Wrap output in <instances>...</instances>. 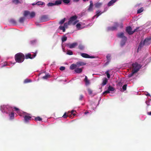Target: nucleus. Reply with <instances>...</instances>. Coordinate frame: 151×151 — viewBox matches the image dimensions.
<instances>
[{"label":"nucleus","mask_w":151,"mask_h":151,"mask_svg":"<svg viewBox=\"0 0 151 151\" xmlns=\"http://www.w3.org/2000/svg\"><path fill=\"white\" fill-rule=\"evenodd\" d=\"M15 61L18 63H21L24 61L25 59L24 55L22 53L16 54L14 57Z\"/></svg>","instance_id":"obj_1"},{"label":"nucleus","mask_w":151,"mask_h":151,"mask_svg":"<svg viewBox=\"0 0 151 151\" xmlns=\"http://www.w3.org/2000/svg\"><path fill=\"white\" fill-rule=\"evenodd\" d=\"M141 67L140 64H138L137 62L133 63L132 65V70L137 73Z\"/></svg>","instance_id":"obj_2"},{"label":"nucleus","mask_w":151,"mask_h":151,"mask_svg":"<svg viewBox=\"0 0 151 151\" xmlns=\"http://www.w3.org/2000/svg\"><path fill=\"white\" fill-rule=\"evenodd\" d=\"M11 110L12 108L8 105H3L1 106V110L2 112H6L7 114L8 113V111H11Z\"/></svg>","instance_id":"obj_3"},{"label":"nucleus","mask_w":151,"mask_h":151,"mask_svg":"<svg viewBox=\"0 0 151 151\" xmlns=\"http://www.w3.org/2000/svg\"><path fill=\"white\" fill-rule=\"evenodd\" d=\"M139 28V27H137L133 31H132V28L130 26H128L127 27L126 30V32L129 35H131L134 32L137 31Z\"/></svg>","instance_id":"obj_4"},{"label":"nucleus","mask_w":151,"mask_h":151,"mask_svg":"<svg viewBox=\"0 0 151 151\" xmlns=\"http://www.w3.org/2000/svg\"><path fill=\"white\" fill-rule=\"evenodd\" d=\"M117 37L119 38H122L124 41V44L127 40V38L124 35V33L123 32H121L118 33L117 35Z\"/></svg>","instance_id":"obj_5"},{"label":"nucleus","mask_w":151,"mask_h":151,"mask_svg":"<svg viewBox=\"0 0 151 151\" xmlns=\"http://www.w3.org/2000/svg\"><path fill=\"white\" fill-rule=\"evenodd\" d=\"M36 55V52L34 53L33 55L32 56V55L30 53H28L25 54V58L26 59L28 58L32 59L35 57Z\"/></svg>","instance_id":"obj_6"},{"label":"nucleus","mask_w":151,"mask_h":151,"mask_svg":"<svg viewBox=\"0 0 151 151\" xmlns=\"http://www.w3.org/2000/svg\"><path fill=\"white\" fill-rule=\"evenodd\" d=\"M143 42L145 45H149L151 43V37L145 38Z\"/></svg>","instance_id":"obj_7"},{"label":"nucleus","mask_w":151,"mask_h":151,"mask_svg":"<svg viewBox=\"0 0 151 151\" xmlns=\"http://www.w3.org/2000/svg\"><path fill=\"white\" fill-rule=\"evenodd\" d=\"M81 55L83 58H95L94 56H90L88 54L85 53H82L81 54Z\"/></svg>","instance_id":"obj_8"},{"label":"nucleus","mask_w":151,"mask_h":151,"mask_svg":"<svg viewBox=\"0 0 151 151\" xmlns=\"http://www.w3.org/2000/svg\"><path fill=\"white\" fill-rule=\"evenodd\" d=\"M48 17L47 15H44L41 16L40 18V21L41 22H46L48 20Z\"/></svg>","instance_id":"obj_9"},{"label":"nucleus","mask_w":151,"mask_h":151,"mask_svg":"<svg viewBox=\"0 0 151 151\" xmlns=\"http://www.w3.org/2000/svg\"><path fill=\"white\" fill-rule=\"evenodd\" d=\"M77 45L78 43L77 42H74L71 44H68L66 45L67 47L70 48H74Z\"/></svg>","instance_id":"obj_10"},{"label":"nucleus","mask_w":151,"mask_h":151,"mask_svg":"<svg viewBox=\"0 0 151 151\" xmlns=\"http://www.w3.org/2000/svg\"><path fill=\"white\" fill-rule=\"evenodd\" d=\"M77 18V17L76 15H74L70 17V20L68 21V24H71L72 22L76 20Z\"/></svg>","instance_id":"obj_11"},{"label":"nucleus","mask_w":151,"mask_h":151,"mask_svg":"<svg viewBox=\"0 0 151 151\" xmlns=\"http://www.w3.org/2000/svg\"><path fill=\"white\" fill-rule=\"evenodd\" d=\"M90 4L87 10L88 12H91L93 11V4L92 1H90Z\"/></svg>","instance_id":"obj_12"},{"label":"nucleus","mask_w":151,"mask_h":151,"mask_svg":"<svg viewBox=\"0 0 151 151\" xmlns=\"http://www.w3.org/2000/svg\"><path fill=\"white\" fill-rule=\"evenodd\" d=\"M118 24L116 23L115 24V26L112 27H109L108 28V30H109L114 31L118 27Z\"/></svg>","instance_id":"obj_13"},{"label":"nucleus","mask_w":151,"mask_h":151,"mask_svg":"<svg viewBox=\"0 0 151 151\" xmlns=\"http://www.w3.org/2000/svg\"><path fill=\"white\" fill-rule=\"evenodd\" d=\"M24 121L26 122H27L29 120H31V117L29 116L25 115L24 116Z\"/></svg>","instance_id":"obj_14"},{"label":"nucleus","mask_w":151,"mask_h":151,"mask_svg":"<svg viewBox=\"0 0 151 151\" xmlns=\"http://www.w3.org/2000/svg\"><path fill=\"white\" fill-rule=\"evenodd\" d=\"M77 67H79L81 66L85 65L86 64V63L83 62H78L76 63Z\"/></svg>","instance_id":"obj_15"},{"label":"nucleus","mask_w":151,"mask_h":151,"mask_svg":"<svg viewBox=\"0 0 151 151\" xmlns=\"http://www.w3.org/2000/svg\"><path fill=\"white\" fill-rule=\"evenodd\" d=\"M117 0H111L110 1L108 4V6H111L114 3L116 2Z\"/></svg>","instance_id":"obj_16"},{"label":"nucleus","mask_w":151,"mask_h":151,"mask_svg":"<svg viewBox=\"0 0 151 151\" xmlns=\"http://www.w3.org/2000/svg\"><path fill=\"white\" fill-rule=\"evenodd\" d=\"M145 44L144 42L142 41H141L139 43V45L138 46V50H141L142 47Z\"/></svg>","instance_id":"obj_17"},{"label":"nucleus","mask_w":151,"mask_h":151,"mask_svg":"<svg viewBox=\"0 0 151 151\" xmlns=\"http://www.w3.org/2000/svg\"><path fill=\"white\" fill-rule=\"evenodd\" d=\"M108 82V79L107 78H104L103 79L102 83V85L103 86L106 85Z\"/></svg>","instance_id":"obj_18"},{"label":"nucleus","mask_w":151,"mask_h":151,"mask_svg":"<svg viewBox=\"0 0 151 151\" xmlns=\"http://www.w3.org/2000/svg\"><path fill=\"white\" fill-rule=\"evenodd\" d=\"M75 72L78 73H80L82 71V69L81 68H77L75 70Z\"/></svg>","instance_id":"obj_19"},{"label":"nucleus","mask_w":151,"mask_h":151,"mask_svg":"<svg viewBox=\"0 0 151 151\" xmlns=\"http://www.w3.org/2000/svg\"><path fill=\"white\" fill-rule=\"evenodd\" d=\"M54 3L55 5H59L62 4V0H57Z\"/></svg>","instance_id":"obj_20"},{"label":"nucleus","mask_w":151,"mask_h":151,"mask_svg":"<svg viewBox=\"0 0 151 151\" xmlns=\"http://www.w3.org/2000/svg\"><path fill=\"white\" fill-rule=\"evenodd\" d=\"M84 81L85 82V84L86 85H88L90 83L89 81L88 80L87 77L86 76H85Z\"/></svg>","instance_id":"obj_21"},{"label":"nucleus","mask_w":151,"mask_h":151,"mask_svg":"<svg viewBox=\"0 0 151 151\" xmlns=\"http://www.w3.org/2000/svg\"><path fill=\"white\" fill-rule=\"evenodd\" d=\"M77 67L76 64H73L71 65L70 66V70H73L74 69Z\"/></svg>","instance_id":"obj_22"},{"label":"nucleus","mask_w":151,"mask_h":151,"mask_svg":"<svg viewBox=\"0 0 151 151\" xmlns=\"http://www.w3.org/2000/svg\"><path fill=\"white\" fill-rule=\"evenodd\" d=\"M25 18L24 17H21L19 19V21L20 23H23L25 19Z\"/></svg>","instance_id":"obj_23"},{"label":"nucleus","mask_w":151,"mask_h":151,"mask_svg":"<svg viewBox=\"0 0 151 151\" xmlns=\"http://www.w3.org/2000/svg\"><path fill=\"white\" fill-rule=\"evenodd\" d=\"M37 42V40H32L30 41V44L32 45H35Z\"/></svg>","instance_id":"obj_24"},{"label":"nucleus","mask_w":151,"mask_h":151,"mask_svg":"<svg viewBox=\"0 0 151 151\" xmlns=\"http://www.w3.org/2000/svg\"><path fill=\"white\" fill-rule=\"evenodd\" d=\"M108 90L109 91H114L115 89L114 88L111 86H109L108 87Z\"/></svg>","instance_id":"obj_25"},{"label":"nucleus","mask_w":151,"mask_h":151,"mask_svg":"<svg viewBox=\"0 0 151 151\" xmlns=\"http://www.w3.org/2000/svg\"><path fill=\"white\" fill-rule=\"evenodd\" d=\"M102 4L100 3H97L95 4V6L96 8H99L100 7L101 5Z\"/></svg>","instance_id":"obj_26"},{"label":"nucleus","mask_w":151,"mask_h":151,"mask_svg":"<svg viewBox=\"0 0 151 151\" xmlns=\"http://www.w3.org/2000/svg\"><path fill=\"white\" fill-rule=\"evenodd\" d=\"M96 14L95 15L94 17H98L102 13L101 12L99 11H97L96 12Z\"/></svg>","instance_id":"obj_27"},{"label":"nucleus","mask_w":151,"mask_h":151,"mask_svg":"<svg viewBox=\"0 0 151 151\" xmlns=\"http://www.w3.org/2000/svg\"><path fill=\"white\" fill-rule=\"evenodd\" d=\"M136 73L134 71L132 70V73L129 74L128 75V77L129 78H130V77H131L132 76L134 75V73Z\"/></svg>","instance_id":"obj_28"},{"label":"nucleus","mask_w":151,"mask_h":151,"mask_svg":"<svg viewBox=\"0 0 151 151\" xmlns=\"http://www.w3.org/2000/svg\"><path fill=\"white\" fill-rule=\"evenodd\" d=\"M9 115L10 119H12L14 118V113L13 112H12L10 114H9Z\"/></svg>","instance_id":"obj_29"},{"label":"nucleus","mask_w":151,"mask_h":151,"mask_svg":"<svg viewBox=\"0 0 151 151\" xmlns=\"http://www.w3.org/2000/svg\"><path fill=\"white\" fill-rule=\"evenodd\" d=\"M62 1L64 4H68L70 1V0H62Z\"/></svg>","instance_id":"obj_30"},{"label":"nucleus","mask_w":151,"mask_h":151,"mask_svg":"<svg viewBox=\"0 0 151 151\" xmlns=\"http://www.w3.org/2000/svg\"><path fill=\"white\" fill-rule=\"evenodd\" d=\"M65 19H66L65 18H64V19H63L61 20L59 22V24H63V23H64V22H65Z\"/></svg>","instance_id":"obj_31"},{"label":"nucleus","mask_w":151,"mask_h":151,"mask_svg":"<svg viewBox=\"0 0 151 151\" xmlns=\"http://www.w3.org/2000/svg\"><path fill=\"white\" fill-rule=\"evenodd\" d=\"M50 75L48 74L46 75L45 76L42 77V78L45 79H47L48 78L50 77Z\"/></svg>","instance_id":"obj_32"},{"label":"nucleus","mask_w":151,"mask_h":151,"mask_svg":"<svg viewBox=\"0 0 151 151\" xmlns=\"http://www.w3.org/2000/svg\"><path fill=\"white\" fill-rule=\"evenodd\" d=\"M35 119L36 121H41L42 120V119L39 116L36 117L35 118Z\"/></svg>","instance_id":"obj_33"},{"label":"nucleus","mask_w":151,"mask_h":151,"mask_svg":"<svg viewBox=\"0 0 151 151\" xmlns=\"http://www.w3.org/2000/svg\"><path fill=\"white\" fill-rule=\"evenodd\" d=\"M59 28L60 29L62 30L63 32H65V27L60 26H59Z\"/></svg>","instance_id":"obj_34"},{"label":"nucleus","mask_w":151,"mask_h":151,"mask_svg":"<svg viewBox=\"0 0 151 151\" xmlns=\"http://www.w3.org/2000/svg\"><path fill=\"white\" fill-rule=\"evenodd\" d=\"M30 12L28 11H25L24 13V16H27L29 14Z\"/></svg>","instance_id":"obj_35"},{"label":"nucleus","mask_w":151,"mask_h":151,"mask_svg":"<svg viewBox=\"0 0 151 151\" xmlns=\"http://www.w3.org/2000/svg\"><path fill=\"white\" fill-rule=\"evenodd\" d=\"M30 17L31 18L34 17L35 15V13L34 12H32L31 13H30L29 14Z\"/></svg>","instance_id":"obj_36"},{"label":"nucleus","mask_w":151,"mask_h":151,"mask_svg":"<svg viewBox=\"0 0 151 151\" xmlns=\"http://www.w3.org/2000/svg\"><path fill=\"white\" fill-rule=\"evenodd\" d=\"M44 4H45L44 2H41V1H38L36 3V4L38 5H43Z\"/></svg>","instance_id":"obj_37"},{"label":"nucleus","mask_w":151,"mask_h":151,"mask_svg":"<svg viewBox=\"0 0 151 151\" xmlns=\"http://www.w3.org/2000/svg\"><path fill=\"white\" fill-rule=\"evenodd\" d=\"M109 70H108L105 72V74H106L108 78H110V75L109 73Z\"/></svg>","instance_id":"obj_38"},{"label":"nucleus","mask_w":151,"mask_h":151,"mask_svg":"<svg viewBox=\"0 0 151 151\" xmlns=\"http://www.w3.org/2000/svg\"><path fill=\"white\" fill-rule=\"evenodd\" d=\"M47 6H55L54 3L49 2L47 4Z\"/></svg>","instance_id":"obj_39"},{"label":"nucleus","mask_w":151,"mask_h":151,"mask_svg":"<svg viewBox=\"0 0 151 151\" xmlns=\"http://www.w3.org/2000/svg\"><path fill=\"white\" fill-rule=\"evenodd\" d=\"M67 37L65 36H64L62 38V42H64L67 40Z\"/></svg>","instance_id":"obj_40"},{"label":"nucleus","mask_w":151,"mask_h":151,"mask_svg":"<svg viewBox=\"0 0 151 151\" xmlns=\"http://www.w3.org/2000/svg\"><path fill=\"white\" fill-rule=\"evenodd\" d=\"M143 11V9L142 8H141L137 10V13L138 14L142 12Z\"/></svg>","instance_id":"obj_41"},{"label":"nucleus","mask_w":151,"mask_h":151,"mask_svg":"<svg viewBox=\"0 0 151 151\" xmlns=\"http://www.w3.org/2000/svg\"><path fill=\"white\" fill-rule=\"evenodd\" d=\"M78 48L81 50H82L84 48V46L82 45H79L78 47Z\"/></svg>","instance_id":"obj_42"},{"label":"nucleus","mask_w":151,"mask_h":151,"mask_svg":"<svg viewBox=\"0 0 151 151\" xmlns=\"http://www.w3.org/2000/svg\"><path fill=\"white\" fill-rule=\"evenodd\" d=\"M67 54L70 55H72L73 54V52L70 50H68L67 52Z\"/></svg>","instance_id":"obj_43"},{"label":"nucleus","mask_w":151,"mask_h":151,"mask_svg":"<svg viewBox=\"0 0 151 151\" xmlns=\"http://www.w3.org/2000/svg\"><path fill=\"white\" fill-rule=\"evenodd\" d=\"M106 58L107 60L109 62L111 59V55L110 54H108L106 56Z\"/></svg>","instance_id":"obj_44"},{"label":"nucleus","mask_w":151,"mask_h":151,"mask_svg":"<svg viewBox=\"0 0 151 151\" xmlns=\"http://www.w3.org/2000/svg\"><path fill=\"white\" fill-rule=\"evenodd\" d=\"M30 82H31L30 80L28 79H26L24 80V82L25 83H27Z\"/></svg>","instance_id":"obj_45"},{"label":"nucleus","mask_w":151,"mask_h":151,"mask_svg":"<svg viewBox=\"0 0 151 151\" xmlns=\"http://www.w3.org/2000/svg\"><path fill=\"white\" fill-rule=\"evenodd\" d=\"M88 93L89 95H91L92 94V91L91 89H90V88H88Z\"/></svg>","instance_id":"obj_46"},{"label":"nucleus","mask_w":151,"mask_h":151,"mask_svg":"<svg viewBox=\"0 0 151 151\" xmlns=\"http://www.w3.org/2000/svg\"><path fill=\"white\" fill-rule=\"evenodd\" d=\"M10 22L13 24H16V22L14 19H10Z\"/></svg>","instance_id":"obj_47"},{"label":"nucleus","mask_w":151,"mask_h":151,"mask_svg":"<svg viewBox=\"0 0 151 151\" xmlns=\"http://www.w3.org/2000/svg\"><path fill=\"white\" fill-rule=\"evenodd\" d=\"M68 116L67 115V113L66 112H65L63 116L62 117H63L64 118H67V117L68 116Z\"/></svg>","instance_id":"obj_48"},{"label":"nucleus","mask_w":151,"mask_h":151,"mask_svg":"<svg viewBox=\"0 0 151 151\" xmlns=\"http://www.w3.org/2000/svg\"><path fill=\"white\" fill-rule=\"evenodd\" d=\"M127 85L125 84L122 87V89L124 91H125L127 89Z\"/></svg>","instance_id":"obj_49"},{"label":"nucleus","mask_w":151,"mask_h":151,"mask_svg":"<svg viewBox=\"0 0 151 151\" xmlns=\"http://www.w3.org/2000/svg\"><path fill=\"white\" fill-rule=\"evenodd\" d=\"M12 2L16 4H17L19 2V0H13Z\"/></svg>","instance_id":"obj_50"},{"label":"nucleus","mask_w":151,"mask_h":151,"mask_svg":"<svg viewBox=\"0 0 151 151\" xmlns=\"http://www.w3.org/2000/svg\"><path fill=\"white\" fill-rule=\"evenodd\" d=\"M70 24H68V23H65L64 24V26H63L65 27H65L66 28L67 27V26H68V25H70Z\"/></svg>","instance_id":"obj_51"},{"label":"nucleus","mask_w":151,"mask_h":151,"mask_svg":"<svg viewBox=\"0 0 151 151\" xmlns=\"http://www.w3.org/2000/svg\"><path fill=\"white\" fill-rule=\"evenodd\" d=\"M83 97V96L82 95H81L79 97V100L81 101L82 100Z\"/></svg>","instance_id":"obj_52"},{"label":"nucleus","mask_w":151,"mask_h":151,"mask_svg":"<svg viewBox=\"0 0 151 151\" xmlns=\"http://www.w3.org/2000/svg\"><path fill=\"white\" fill-rule=\"evenodd\" d=\"M110 93L108 89L106 91H104V92H103V94H106V93Z\"/></svg>","instance_id":"obj_53"},{"label":"nucleus","mask_w":151,"mask_h":151,"mask_svg":"<svg viewBox=\"0 0 151 151\" xmlns=\"http://www.w3.org/2000/svg\"><path fill=\"white\" fill-rule=\"evenodd\" d=\"M65 69V67L63 66H61L60 68V70H64Z\"/></svg>","instance_id":"obj_54"},{"label":"nucleus","mask_w":151,"mask_h":151,"mask_svg":"<svg viewBox=\"0 0 151 151\" xmlns=\"http://www.w3.org/2000/svg\"><path fill=\"white\" fill-rule=\"evenodd\" d=\"M81 26V24H80V23H78L76 25V27H77V28H79L80 27V26Z\"/></svg>","instance_id":"obj_55"},{"label":"nucleus","mask_w":151,"mask_h":151,"mask_svg":"<svg viewBox=\"0 0 151 151\" xmlns=\"http://www.w3.org/2000/svg\"><path fill=\"white\" fill-rule=\"evenodd\" d=\"M150 101L147 100L146 101V103L148 106L150 105Z\"/></svg>","instance_id":"obj_56"},{"label":"nucleus","mask_w":151,"mask_h":151,"mask_svg":"<svg viewBox=\"0 0 151 151\" xmlns=\"http://www.w3.org/2000/svg\"><path fill=\"white\" fill-rule=\"evenodd\" d=\"M74 111H75L74 110H72L71 111V114H73V115H76V114H73V113Z\"/></svg>","instance_id":"obj_57"},{"label":"nucleus","mask_w":151,"mask_h":151,"mask_svg":"<svg viewBox=\"0 0 151 151\" xmlns=\"http://www.w3.org/2000/svg\"><path fill=\"white\" fill-rule=\"evenodd\" d=\"M78 22V20H76L73 22V25H75Z\"/></svg>","instance_id":"obj_58"},{"label":"nucleus","mask_w":151,"mask_h":151,"mask_svg":"<svg viewBox=\"0 0 151 151\" xmlns=\"http://www.w3.org/2000/svg\"><path fill=\"white\" fill-rule=\"evenodd\" d=\"M14 109H15V110L16 111H19V109H18V108H17V107H14Z\"/></svg>","instance_id":"obj_59"},{"label":"nucleus","mask_w":151,"mask_h":151,"mask_svg":"<svg viewBox=\"0 0 151 151\" xmlns=\"http://www.w3.org/2000/svg\"><path fill=\"white\" fill-rule=\"evenodd\" d=\"M147 114L148 115H151V111L147 112Z\"/></svg>","instance_id":"obj_60"},{"label":"nucleus","mask_w":151,"mask_h":151,"mask_svg":"<svg viewBox=\"0 0 151 151\" xmlns=\"http://www.w3.org/2000/svg\"><path fill=\"white\" fill-rule=\"evenodd\" d=\"M73 1L75 2H78L79 0H73Z\"/></svg>","instance_id":"obj_61"},{"label":"nucleus","mask_w":151,"mask_h":151,"mask_svg":"<svg viewBox=\"0 0 151 151\" xmlns=\"http://www.w3.org/2000/svg\"><path fill=\"white\" fill-rule=\"evenodd\" d=\"M89 113V112L88 111H86L84 112V114H86L88 113Z\"/></svg>","instance_id":"obj_62"},{"label":"nucleus","mask_w":151,"mask_h":151,"mask_svg":"<svg viewBox=\"0 0 151 151\" xmlns=\"http://www.w3.org/2000/svg\"><path fill=\"white\" fill-rule=\"evenodd\" d=\"M146 96H150V94L148 93L147 94H146Z\"/></svg>","instance_id":"obj_63"},{"label":"nucleus","mask_w":151,"mask_h":151,"mask_svg":"<svg viewBox=\"0 0 151 151\" xmlns=\"http://www.w3.org/2000/svg\"><path fill=\"white\" fill-rule=\"evenodd\" d=\"M88 0H83V1H84V2H85L86 1H88Z\"/></svg>","instance_id":"obj_64"}]
</instances>
